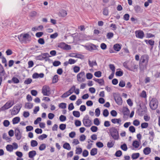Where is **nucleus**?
Segmentation results:
<instances>
[{"mask_svg": "<svg viewBox=\"0 0 160 160\" xmlns=\"http://www.w3.org/2000/svg\"><path fill=\"white\" fill-rule=\"evenodd\" d=\"M123 74V72L122 71H117L116 72V75L117 76L120 77L122 76Z\"/></svg>", "mask_w": 160, "mask_h": 160, "instance_id": "obj_39", "label": "nucleus"}, {"mask_svg": "<svg viewBox=\"0 0 160 160\" xmlns=\"http://www.w3.org/2000/svg\"><path fill=\"white\" fill-rule=\"evenodd\" d=\"M15 134L17 139L19 140L21 138V133L20 132L18 128H16L15 130Z\"/></svg>", "mask_w": 160, "mask_h": 160, "instance_id": "obj_13", "label": "nucleus"}, {"mask_svg": "<svg viewBox=\"0 0 160 160\" xmlns=\"http://www.w3.org/2000/svg\"><path fill=\"white\" fill-rule=\"evenodd\" d=\"M113 97L114 99L118 105H121L122 104V101L120 95L115 94L114 95Z\"/></svg>", "mask_w": 160, "mask_h": 160, "instance_id": "obj_10", "label": "nucleus"}, {"mask_svg": "<svg viewBox=\"0 0 160 160\" xmlns=\"http://www.w3.org/2000/svg\"><path fill=\"white\" fill-rule=\"evenodd\" d=\"M63 148L68 150H70L71 149V147L69 144L68 142H65L63 145Z\"/></svg>", "mask_w": 160, "mask_h": 160, "instance_id": "obj_26", "label": "nucleus"}, {"mask_svg": "<svg viewBox=\"0 0 160 160\" xmlns=\"http://www.w3.org/2000/svg\"><path fill=\"white\" fill-rule=\"evenodd\" d=\"M149 60V57L147 54H144L142 55L139 62V66L140 69L143 70L146 68Z\"/></svg>", "mask_w": 160, "mask_h": 160, "instance_id": "obj_1", "label": "nucleus"}, {"mask_svg": "<svg viewBox=\"0 0 160 160\" xmlns=\"http://www.w3.org/2000/svg\"><path fill=\"white\" fill-rule=\"evenodd\" d=\"M58 76L57 75H55L53 78V82L54 83H56L58 81Z\"/></svg>", "mask_w": 160, "mask_h": 160, "instance_id": "obj_60", "label": "nucleus"}, {"mask_svg": "<svg viewBox=\"0 0 160 160\" xmlns=\"http://www.w3.org/2000/svg\"><path fill=\"white\" fill-rule=\"evenodd\" d=\"M13 101H9L7 102L4 106L0 108L1 111H4L11 107L14 104Z\"/></svg>", "mask_w": 160, "mask_h": 160, "instance_id": "obj_5", "label": "nucleus"}, {"mask_svg": "<svg viewBox=\"0 0 160 160\" xmlns=\"http://www.w3.org/2000/svg\"><path fill=\"white\" fill-rule=\"evenodd\" d=\"M94 75L96 77L99 78L101 76L102 73L100 71H97L94 73Z\"/></svg>", "mask_w": 160, "mask_h": 160, "instance_id": "obj_42", "label": "nucleus"}, {"mask_svg": "<svg viewBox=\"0 0 160 160\" xmlns=\"http://www.w3.org/2000/svg\"><path fill=\"white\" fill-rule=\"evenodd\" d=\"M134 10L136 12L138 13L140 11L141 8L139 6L137 5L134 7Z\"/></svg>", "mask_w": 160, "mask_h": 160, "instance_id": "obj_38", "label": "nucleus"}, {"mask_svg": "<svg viewBox=\"0 0 160 160\" xmlns=\"http://www.w3.org/2000/svg\"><path fill=\"white\" fill-rule=\"evenodd\" d=\"M122 153L121 150H118L116 152L115 155L117 157H120L122 155Z\"/></svg>", "mask_w": 160, "mask_h": 160, "instance_id": "obj_61", "label": "nucleus"}, {"mask_svg": "<svg viewBox=\"0 0 160 160\" xmlns=\"http://www.w3.org/2000/svg\"><path fill=\"white\" fill-rule=\"evenodd\" d=\"M121 48V46L120 44L116 43L113 46V48L114 50L117 52L119 51Z\"/></svg>", "mask_w": 160, "mask_h": 160, "instance_id": "obj_18", "label": "nucleus"}, {"mask_svg": "<svg viewBox=\"0 0 160 160\" xmlns=\"http://www.w3.org/2000/svg\"><path fill=\"white\" fill-rule=\"evenodd\" d=\"M147 112L146 107L141 105L139 106L137 111V113L139 115L141 116H143Z\"/></svg>", "mask_w": 160, "mask_h": 160, "instance_id": "obj_6", "label": "nucleus"}, {"mask_svg": "<svg viewBox=\"0 0 160 160\" xmlns=\"http://www.w3.org/2000/svg\"><path fill=\"white\" fill-rule=\"evenodd\" d=\"M138 68V66L136 64H134L133 67L130 68L129 70L135 72L137 71Z\"/></svg>", "mask_w": 160, "mask_h": 160, "instance_id": "obj_36", "label": "nucleus"}, {"mask_svg": "<svg viewBox=\"0 0 160 160\" xmlns=\"http://www.w3.org/2000/svg\"><path fill=\"white\" fill-rule=\"evenodd\" d=\"M78 81L80 82H84L86 80L85 73L84 72H81L77 76Z\"/></svg>", "mask_w": 160, "mask_h": 160, "instance_id": "obj_7", "label": "nucleus"}, {"mask_svg": "<svg viewBox=\"0 0 160 160\" xmlns=\"http://www.w3.org/2000/svg\"><path fill=\"white\" fill-rule=\"evenodd\" d=\"M46 148V144L44 143H42L41 144L39 148V149L40 151H42L44 150Z\"/></svg>", "mask_w": 160, "mask_h": 160, "instance_id": "obj_40", "label": "nucleus"}, {"mask_svg": "<svg viewBox=\"0 0 160 160\" xmlns=\"http://www.w3.org/2000/svg\"><path fill=\"white\" fill-rule=\"evenodd\" d=\"M94 123L97 126H98L100 124V122L98 118H95L94 119Z\"/></svg>", "mask_w": 160, "mask_h": 160, "instance_id": "obj_57", "label": "nucleus"}, {"mask_svg": "<svg viewBox=\"0 0 160 160\" xmlns=\"http://www.w3.org/2000/svg\"><path fill=\"white\" fill-rule=\"evenodd\" d=\"M149 133L151 136V137L149 138V139L151 141H152L154 137V133L153 131H151L149 132Z\"/></svg>", "mask_w": 160, "mask_h": 160, "instance_id": "obj_52", "label": "nucleus"}, {"mask_svg": "<svg viewBox=\"0 0 160 160\" xmlns=\"http://www.w3.org/2000/svg\"><path fill=\"white\" fill-rule=\"evenodd\" d=\"M20 118L19 117H17L14 118L12 120L13 124L18 123L20 121Z\"/></svg>", "mask_w": 160, "mask_h": 160, "instance_id": "obj_22", "label": "nucleus"}, {"mask_svg": "<svg viewBox=\"0 0 160 160\" xmlns=\"http://www.w3.org/2000/svg\"><path fill=\"white\" fill-rule=\"evenodd\" d=\"M60 120L61 122H63L66 119V117L63 115H61L59 117Z\"/></svg>", "mask_w": 160, "mask_h": 160, "instance_id": "obj_62", "label": "nucleus"}, {"mask_svg": "<svg viewBox=\"0 0 160 160\" xmlns=\"http://www.w3.org/2000/svg\"><path fill=\"white\" fill-rule=\"evenodd\" d=\"M88 64L90 67L92 68L94 66H97V64L95 60L91 61L88 60Z\"/></svg>", "mask_w": 160, "mask_h": 160, "instance_id": "obj_25", "label": "nucleus"}, {"mask_svg": "<svg viewBox=\"0 0 160 160\" xmlns=\"http://www.w3.org/2000/svg\"><path fill=\"white\" fill-rule=\"evenodd\" d=\"M103 14L105 16H107L108 14V10L107 8H105L103 9Z\"/></svg>", "mask_w": 160, "mask_h": 160, "instance_id": "obj_64", "label": "nucleus"}, {"mask_svg": "<svg viewBox=\"0 0 160 160\" xmlns=\"http://www.w3.org/2000/svg\"><path fill=\"white\" fill-rule=\"evenodd\" d=\"M31 146L32 147H35L37 146L38 145L37 142L34 140H32L31 142Z\"/></svg>", "mask_w": 160, "mask_h": 160, "instance_id": "obj_34", "label": "nucleus"}, {"mask_svg": "<svg viewBox=\"0 0 160 160\" xmlns=\"http://www.w3.org/2000/svg\"><path fill=\"white\" fill-rule=\"evenodd\" d=\"M6 74L5 72L3 66L0 63V76H4Z\"/></svg>", "mask_w": 160, "mask_h": 160, "instance_id": "obj_21", "label": "nucleus"}, {"mask_svg": "<svg viewBox=\"0 0 160 160\" xmlns=\"http://www.w3.org/2000/svg\"><path fill=\"white\" fill-rule=\"evenodd\" d=\"M29 36V35L28 33H22L18 36V38L21 43H26L28 41H30L28 40Z\"/></svg>", "mask_w": 160, "mask_h": 160, "instance_id": "obj_3", "label": "nucleus"}, {"mask_svg": "<svg viewBox=\"0 0 160 160\" xmlns=\"http://www.w3.org/2000/svg\"><path fill=\"white\" fill-rule=\"evenodd\" d=\"M66 125L64 124H61L59 126V128L62 130H64L66 128Z\"/></svg>", "mask_w": 160, "mask_h": 160, "instance_id": "obj_54", "label": "nucleus"}, {"mask_svg": "<svg viewBox=\"0 0 160 160\" xmlns=\"http://www.w3.org/2000/svg\"><path fill=\"white\" fill-rule=\"evenodd\" d=\"M37 13L35 11H32L30 13V16L32 17H34L36 16L37 15Z\"/></svg>", "mask_w": 160, "mask_h": 160, "instance_id": "obj_59", "label": "nucleus"}, {"mask_svg": "<svg viewBox=\"0 0 160 160\" xmlns=\"http://www.w3.org/2000/svg\"><path fill=\"white\" fill-rule=\"evenodd\" d=\"M122 113L124 116H127L129 113V110L128 108H124L122 109Z\"/></svg>", "mask_w": 160, "mask_h": 160, "instance_id": "obj_24", "label": "nucleus"}, {"mask_svg": "<svg viewBox=\"0 0 160 160\" xmlns=\"http://www.w3.org/2000/svg\"><path fill=\"white\" fill-rule=\"evenodd\" d=\"M90 129L92 132H96L98 130V128L96 126H93L91 127L90 128Z\"/></svg>", "mask_w": 160, "mask_h": 160, "instance_id": "obj_45", "label": "nucleus"}, {"mask_svg": "<svg viewBox=\"0 0 160 160\" xmlns=\"http://www.w3.org/2000/svg\"><path fill=\"white\" fill-rule=\"evenodd\" d=\"M132 145L135 148H138L139 146V144L138 141L135 140L133 142Z\"/></svg>", "mask_w": 160, "mask_h": 160, "instance_id": "obj_31", "label": "nucleus"}, {"mask_svg": "<svg viewBox=\"0 0 160 160\" xmlns=\"http://www.w3.org/2000/svg\"><path fill=\"white\" fill-rule=\"evenodd\" d=\"M42 58L43 60L47 58V57H50L49 54L48 53H44L42 54Z\"/></svg>", "mask_w": 160, "mask_h": 160, "instance_id": "obj_49", "label": "nucleus"}, {"mask_svg": "<svg viewBox=\"0 0 160 160\" xmlns=\"http://www.w3.org/2000/svg\"><path fill=\"white\" fill-rule=\"evenodd\" d=\"M61 64V63L60 61H55L53 62V66L55 67H57L59 65H60Z\"/></svg>", "mask_w": 160, "mask_h": 160, "instance_id": "obj_46", "label": "nucleus"}, {"mask_svg": "<svg viewBox=\"0 0 160 160\" xmlns=\"http://www.w3.org/2000/svg\"><path fill=\"white\" fill-rule=\"evenodd\" d=\"M84 125L86 127H90L92 124V121L91 120H82Z\"/></svg>", "mask_w": 160, "mask_h": 160, "instance_id": "obj_14", "label": "nucleus"}, {"mask_svg": "<svg viewBox=\"0 0 160 160\" xmlns=\"http://www.w3.org/2000/svg\"><path fill=\"white\" fill-rule=\"evenodd\" d=\"M111 122L114 124L117 123L120 125L121 124V120L120 118H114L111 120Z\"/></svg>", "mask_w": 160, "mask_h": 160, "instance_id": "obj_17", "label": "nucleus"}, {"mask_svg": "<svg viewBox=\"0 0 160 160\" xmlns=\"http://www.w3.org/2000/svg\"><path fill=\"white\" fill-rule=\"evenodd\" d=\"M47 137V135L45 134H42L39 136L38 137V138L39 140H43L44 139L46 138Z\"/></svg>", "mask_w": 160, "mask_h": 160, "instance_id": "obj_41", "label": "nucleus"}, {"mask_svg": "<svg viewBox=\"0 0 160 160\" xmlns=\"http://www.w3.org/2000/svg\"><path fill=\"white\" fill-rule=\"evenodd\" d=\"M121 148L124 151H126L128 149V148L126 144L125 143H124L121 146Z\"/></svg>", "mask_w": 160, "mask_h": 160, "instance_id": "obj_50", "label": "nucleus"}, {"mask_svg": "<svg viewBox=\"0 0 160 160\" xmlns=\"http://www.w3.org/2000/svg\"><path fill=\"white\" fill-rule=\"evenodd\" d=\"M67 14L66 11L65 10H62L59 13V16L61 17H64Z\"/></svg>", "mask_w": 160, "mask_h": 160, "instance_id": "obj_28", "label": "nucleus"}, {"mask_svg": "<svg viewBox=\"0 0 160 160\" xmlns=\"http://www.w3.org/2000/svg\"><path fill=\"white\" fill-rule=\"evenodd\" d=\"M12 81L14 83H18L19 82V80L17 78L15 77L12 78Z\"/></svg>", "mask_w": 160, "mask_h": 160, "instance_id": "obj_53", "label": "nucleus"}, {"mask_svg": "<svg viewBox=\"0 0 160 160\" xmlns=\"http://www.w3.org/2000/svg\"><path fill=\"white\" fill-rule=\"evenodd\" d=\"M82 152V150L81 148H77L76 150V153L78 154H80Z\"/></svg>", "mask_w": 160, "mask_h": 160, "instance_id": "obj_51", "label": "nucleus"}, {"mask_svg": "<svg viewBox=\"0 0 160 160\" xmlns=\"http://www.w3.org/2000/svg\"><path fill=\"white\" fill-rule=\"evenodd\" d=\"M149 105L152 109H156L158 105V102L157 99L155 98H152L149 102Z\"/></svg>", "mask_w": 160, "mask_h": 160, "instance_id": "obj_4", "label": "nucleus"}, {"mask_svg": "<svg viewBox=\"0 0 160 160\" xmlns=\"http://www.w3.org/2000/svg\"><path fill=\"white\" fill-rule=\"evenodd\" d=\"M50 89L47 86H44L42 89V93L44 96H49L50 94Z\"/></svg>", "mask_w": 160, "mask_h": 160, "instance_id": "obj_8", "label": "nucleus"}, {"mask_svg": "<svg viewBox=\"0 0 160 160\" xmlns=\"http://www.w3.org/2000/svg\"><path fill=\"white\" fill-rule=\"evenodd\" d=\"M33 106V104L29 102L26 103L25 105V108L29 109L32 108Z\"/></svg>", "mask_w": 160, "mask_h": 160, "instance_id": "obj_32", "label": "nucleus"}, {"mask_svg": "<svg viewBox=\"0 0 160 160\" xmlns=\"http://www.w3.org/2000/svg\"><path fill=\"white\" fill-rule=\"evenodd\" d=\"M115 143V141L114 140H110V142H109L107 143V147L109 148H111L113 147Z\"/></svg>", "mask_w": 160, "mask_h": 160, "instance_id": "obj_19", "label": "nucleus"}, {"mask_svg": "<svg viewBox=\"0 0 160 160\" xmlns=\"http://www.w3.org/2000/svg\"><path fill=\"white\" fill-rule=\"evenodd\" d=\"M135 34L136 37L138 38L142 39L144 37L143 32L141 30L136 31Z\"/></svg>", "mask_w": 160, "mask_h": 160, "instance_id": "obj_12", "label": "nucleus"}, {"mask_svg": "<svg viewBox=\"0 0 160 160\" xmlns=\"http://www.w3.org/2000/svg\"><path fill=\"white\" fill-rule=\"evenodd\" d=\"M93 80L95 82H98L100 86H102L104 85V81L103 79H98L96 78H94Z\"/></svg>", "mask_w": 160, "mask_h": 160, "instance_id": "obj_16", "label": "nucleus"}, {"mask_svg": "<svg viewBox=\"0 0 160 160\" xmlns=\"http://www.w3.org/2000/svg\"><path fill=\"white\" fill-rule=\"evenodd\" d=\"M32 80L30 78H28L25 80L24 83L25 84H30L32 82Z\"/></svg>", "mask_w": 160, "mask_h": 160, "instance_id": "obj_47", "label": "nucleus"}, {"mask_svg": "<svg viewBox=\"0 0 160 160\" xmlns=\"http://www.w3.org/2000/svg\"><path fill=\"white\" fill-rule=\"evenodd\" d=\"M114 34L112 32H109L107 33L106 35L107 38L108 39H110L112 38L113 37Z\"/></svg>", "mask_w": 160, "mask_h": 160, "instance_id": "obj_35", "label": "nucleus"}, {"mask_svg": "<svg viewBox=\"0 0 160 160\" xmlns=\"http://www.w3.org/2000/svg\"><path fill=\"white\" fill-rule=\"evenodd\" d=\"M148 126V124L147 122L142 123L141 124V127L142 128H147Z\"/></svg>", "mask_w": 160, "mask_h": 160, "instance_id": "obj_56", "label": "nucleus"}, {"mask_svg": "<svg viewBox=\"0 0 160 160\" xmlns=\"http://www.w3.org/2000/svg\"><path fill=\"white\" fill-rule=\"evenodd\" d=\"M76 87L75 85H73L72 86L70 89L68 91V92H71V94L73 93V92H74V91L75 90Z\"/></svg>", "mask_w": 160, "mask_h": 160, "instance_id": "obj_58", "label": "nucleus"}, {"mask_svg": "<svg viewBox=\"0 0 160 160\" xmlns=\"http://www.w3.org/2000/svg\"><path fill=\"white\" fill-rule=\"evenodd\" d=\"M71 94V92L69 93L68 91L66 92L64 94H63L61 96V97L62 98H66L68 96Z\"/></svg>", "mask_w": 160, "mask_h": 160, "instance_id": "obj_33", "label": "nucleus"}, {"mask_svg": "<svg viewBox=\"0 0 160 160\" xmlns=\"http://www.w3.org/2000/svg\"><path fill=\"white\" fill-rule=\"evenodd\" d=\"M97 153V149L95 148H93L90 151V154L91 156H94Z\"/></svg>", "mask_w": 160, "mask_h": 160, "instance_id": "obj_27", "label": "nucleus"}, {"mask_svg": "<svg viewBox=\"0 0 160 160\" xmlns=\"http://www.w3.org/2000/svg\"><path fill=\"white\" fill-rule=\"evenodd\" d=\"M36 155V152L35 151L32 150L30 151L28 153L29 157L30 158H32Z\"/></svg>", "mask_w": 160, "mask_h": 160, "instance_id": "obj_23", "label": "nucleus"}, {"mask_svg": "<svg viewBox=\"0 0 160 160\" xmlns=\"http://www.w3.org/2000/svg\"><path fill=\"white\" fill-rule=\"evenodd\" d=\"M59 107L62 108L64 109L66 107V104L64 102L61 103L59 104Z\"/></svg>", "mask_w": 160, "mask_h": 160, "instance_id": "obj_55", "label": "nucleus"}, {"mask_svg": "<svg viewBox=\"0 0 160 160\" xmlns=\"http://www.w3.org/2000/svg\"><path fill=\"white\" fill-rule=\"evenodd\" d=\"M72 114L74 117L77 118H78L80 116V113L78 111H73Z\"/></svg>", "mask_w": 160, "mask_h": 160, "instance_id": "obj_37", "label": "nucleus"}, {"mask_svg": "<svg viewBox=\"0 0 160 160\" xmlns=\"http://www.w3.org/2000/svg\"><path fill=\"white\" fill-rule=\"evenodd\" d=\"M109 114V112L108 109H104L103 112V115L105 117H107L108 116Z\"/></svg>", "mask_w": 160, "mask_h": 160, "instance_id": "obj_48", "label": "nucleus"}, {"mask_svg": "<svg viewBox=\"0 0 160 160\" xmlns=\"http://www.w3.org/2000/svg\"><path fill=\"white\" fill-rule=\"evenodd\" d=\"M143 153L146 155L149 154L151 152V148L149 147H146L143 150Z\"/></svg>", "mask_w": 160, "mask_h": 160, "instance_id": "obj_20", "label": "nucleus"}, {"mask_svg": "<svg viewBox=\"0 0 160 160\" xmlns=\"http://www.w3.org/2000/svg\"><path fill=\"white\" fill-rule=\"evenodd\" d=\"M21 105H18L14 106L11 112V115H14L18 114L19 112L20 109L21 108Z\"/></svg>", "mask_w": 160, "mask_h": 160, "instance_id": "obj_9", "label": "nucleus"}, {"mask_svg": "<svg viewBox=\"0 0 160 160\" xmlns=\"http://www.w3.org/2000/svg\"><path fill=\"white\" fill-rule=\"evenodd\" d=\"M140 154L139 153H134L132 155V159H136L138 158Z\"/></svg>", "mask_w": 160, "mask_h": 160, "instance_id": "obj_30", "label": "nucleus"}, {"mask_svg": "<svg viewBox=\"0 0 160 160\" xmlns=\"http://www.w3.org/2000/svg\"><path fill=\"white\" fill-rule=\"evenodd\" d=\"M96 145L98 147L101 148L103 147V144L102 142H98L96 143Z\"/></svg>", "mask_w": 160, "mask_h": 160, "instance_id": "obj_63", "label": "nucleus"}, {"mask_svg": "<svg viewBox=\"0 0 160 160\" xmlns=\"http://www.w3.org/2000/svg\"><path fill=\"white\" fill-rule=\"evenodd\" d=\"M6 149L8 151L12 152L13 150V147L11 145H8L6 147Z\"/></svg>", "mask_w": 160, "mask_h": 160, "instance_id": "obj_29", "label": "nucleus"}, {"mask_svg": "<svg viewBox=\"0 0 160 160\" xmlns=\"http://www.w3.org/2000/svg\"><path fill=\"white\" fill-rule=\"evenodd\" d=\"M95 114L96 117H98L99 116L100 114V111L99 108H98L95 109Z\"/></svg>", "mask_w": 160, "mask_h": 160, "instance_id": "obj_43", "label": "nucleus"}, {"mask_svg": "<svg viewBox=\"0 0 160 160\" xmlns=\"http://www.w3.org/2000/svg\"><path fill=\"white\" fill-rule=\"evenodd\" d=\"M109 133L114 140H118L119 138V132L118 130L115 127L110 128Z\"/></svg>", "mask_w": 160, "mask_h": 160, "instance_id": "obj_2", "label": "nucleus"}, {"mask_svg": "<svg viewBox=\"0 0 160 160\" xmlns=\"http://www.w3.org/2000/svg\"><path fill=\"white\" fill-rule=\"evenodd\" d=\"M58 47L63 50H69L71 49L70 45H68L63 42L59 43L58 45Z\"/></svg>", "mask_w": 160, "mask_h": 160, "instance_id": "obj_11", "label": "nucleus"}, {"mask_svg": "<svg viewBox=\"0 0 160 160\" xmlns=\"http://www.w3.org/2000/svg\"><path fill=\"white\" fill-rule=\"evenodd\" d=\"M3 124L4 126L8 127L10 124V122L8 120H5L3 122Z\"/></svg>", "mask_w": 160, "mask_h": 160, "instance_id": "obj_44", "label": "nucleus"}, {"mask_svg": "<svg viewBox=\"0 0 160 160\" xmlns=\"http://www.w3.org/2000/svg\"><path fill=\"white\" fill-rule=\"evenodd\" d=\"M144 41L147 44L150 45L152 47V48H153L155 43V42L154 41L152 40V39H150L149 40L146 39L144 40Z\"/></svg>", "mask_w": 160, "mask_h": 160, "instance_id": "obj_15", "label": "nucleus"}]
</instances>
